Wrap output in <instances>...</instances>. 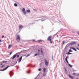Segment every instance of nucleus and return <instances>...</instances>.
<instances>
[{"label":"nucleus","mask_w":79,"mask_h":79,"mask_svg":"<svg viewBox=\"0 0 79 79\" xmlns=\"http://www.w3.org/2000/svg\"><path fill=\"white\" fill-rule=\"evenodd\" d=\"M11 47H12V45L11 44L9 45L8 46V48H10Z\"/></svg>","instance_id":"4468645a"},{"label":"nucleus","mask_w":79,"mask_h":79,"mask_svg":"<svg viewBox=\"0 0 79 79\" xmlns=\"http://www.w3.org/2000/svg\"><path fill=\"white\" fill-rule=\"evenodd\" d=\"M32 40L33 42H35V40Z\"/></svg>","instance_id":"2f4dec72"},{"label":"nucleus","mask_w":79,"mask_h":79,"mask_svg":"<svg viewBox=\"0 0 79 79\" xmlns=\"http://www.w3.org/2000/svg\"><path fill=\"white\" fill-rule=\"evenodd\" d=\"M30 56V54H28L26 56L27 57V56Z\"/></svg>","instance_id":"c85d7f7f"},{"label":"nucleus","mask_w":79,"mask_h":79,"mask_svg":"<svg viewBox=\"0 0 79 79\" xmlns=\"http://www.w3.org/2000/svg\"><path fill=\"white\" fill-rule=\"evenodd\" d=\"M10 66H8L7 67H6L5 69H4L3 70V71H5V70H6V69H7L9 67H10Z\"/></svg>","instance_id":"9d476101"},{"label":"nucleus","mask_w":79,"mask_h":79,"mask_svg":"<svg viewBox=\"0 0 79 79\" xmlns=\"http://www.w3.org/2000/svg\"><path fill=\"white\" fill-rule=\"evenodd\" d=\"M64 43H65V42H64V41H63L62 42V44L63 45H64Z\"/></svg>","instance_id":"393cba45"},{"label":"nucleus","mask_w":79,"mask_h":79,"mask_svg":"<svg viewBox=\"0 0 79 79\" xmlns=\"http://www.w3.org/2000/svg\"><path fill=\"white\" fill-rule=\"evenodd\" d=\"M73 74H74V75H76V73H73Z\"/></svg>","instance_id":"473e14b6"},{"label":"nucleus","mask_w":79,"mask_h":79,"mask_svg":"<svg viewBox=\"0 0 79 79\" xmlns=\"http://www.w3.org/2000/svg\"><path fill=\"white\" fill-rule=\"evenodd\" d=\"M72 53L69 52H68V55H72Z\"/></svg>","instance_id":"aec40b11"},{"label":"nucleus","mask_w":79,"mask_h":79,"mask_svg":"<svg viewBox=\"0 0 79 79\" xmlns=\"http://www.w3.org/2000/svg\"><path fill=\"white\" fill-rule=\"evenodd\" d=\"M2 64H1V65H2Z\"/></svg>","instance_id":"ea45409f"},{"label":"nucleus","mask_w":79,"mask_h":79,"mask_svg":"<svg viewBox=\"0 0 79 79\" xmlns=\"http://www.w3.org/2000/svg\"><path fill=\"white\" fill-rule=\"evenodd\" d=\"M76 79H78V78H76Z\"/></svg>","instance_id":"a19ab883"},{"label":"nucleus","mask_w":79,"mask_h":79,"mask_svg":"<svg viewBox=\"0 0 79 79\" xmlns=\"http://www.w3.org/2000/svg\"><path fill=\"white\" fill-rule=\"evenodd\" d=\"M65 56H64V55H63V59H64L65 57Z\"/></svg>","instance_id":"c756f323"},{"label":"nucleus","mask_w":79,"mask_h":79,"mask_svg":"<svg viewBox=\"0 0 79 79\" xmlns=\"http://www.w3.org/2000/svg\"><path fill=\"white\" fill-rule=\"evenodd\" d=\"M76 44V42H73V43H70V45H74V44Z\"/></svg>","instance_id":"1a4fd4ad"},{"label":"nucleus","mask_w":79,"mask_h":79,"mask_svg":"<svg viewBox=\"0 0 79 79\" xmlns=\"http://www.w3.org/2000/svg\"><path fill=\"white\" fill-rule=\"evenodd\" d=\"M17 56V54H15L14 56L12 58V59H15V57H16V56Z\"/></svg>","instance_id":"f8f14e48"},{"label":"nucleus","mask_w":79,"mask_h":79,"mask_svg":"<svg viewBox=\"0 0 79 79\" xmlns=\"http://www.w3.org/2000/svg\"><path fill=\"white\" fill-rule=\"evenodd\" d=\"M64 69L65 72H67V70L65 68H64Z\"/></svg>","instance_id":"4be33fe9"},{"label":"nucleus","mask_w":79,"mask_h":79,"mask_svg":"<svg viewBox=\"0 0 79 79\" xmlns=\"http://www.w3.org/2000/svg\"><path fill=\"white\" fill-rule=\"evenodd\" d=\"M13 53V52H11L10 54V55H11V54Z\"/></svg>","instance_id":"a878e982"},{"label":"nucleus","mask_w":79,"mask_h":79,"mask_svg":"<svg viewBox=\"0 0 79 79\" xmlns=\"http://www.w3.org/2000/svg\"><path fill=\"white\" fill-rule=\"evenodd\" d=\"M19 29H21L22 28H23V26L21 25H19Z\"/></svg>","instance_id":"39448f33"},{"label":"nucleus","mask_w":79,"mask_h":79,"mask_svg":"<svg viewBox=\"0 0 79 79\" xmlns=\"http://www.w3.org/2000/svg\"><path fill=\"white\" fill-rule=\"evenodd\" d=\"M43 71L44 73H45L46 72V69L45 68H44L43 69Z\"/></svg>","instance_id":"ddd939ff"},{"label":"nucleus","mask_w":79,"mask_h":79,"mask_svg":"<svg viewBox=\"0 0 79 79\" xmlns=\"http://www.w3.org/2000/svg\"><path fill=\"white\" fill-rule=\"evenodd\" d=\"M69 67H70V68H72V67H73V66H72V65H71V64H69Z\"/></svg>","instance_id":"f3484780"},{"label":"nucleus","mask_w":79,"mask_h":79,"mask_svg":"<svg viewBox=\"0 0 79 79\" xmlns=\"http://www.w3.org/2000/svg\"><path fill=\"white\" fill-rule=\"evenodd\" d=\"M38 55H40V52H39Z\"/></svg>","instance_id":"c9c22d12"},{"label":"nucleus","mask_w":79,"mask_h":79,"mask_svg":"<svg viewBox=\"0 0 79 79\" xmlns=\"http://www.w3.org/2000/svg\"><path fill=\"white\" fill-rule=\"evenodd\" d=\"M43 75L44 77H45V76H46V73H43Z\"/></svg>","instance_id":"a211bd4d"},{"label":"nucleus","mask_w":79,"mask_h":79,"mask_svg":"<svg viewBox=\"0 0 79 79\" xmlns=\"http://www.w3.org/2000/svg\"><path fill=\"white\" fill-rule=\"evenodd\" d=\"M69 52H72V51L71 49H69Z\"/></svg>","instance_id":"412c9836"},{"label":"nucleus","mask_w":79,"mask_h":79,"mask_svg":"<svg viewBox=\"0 0 79 79\" xmlns=\"http://www.w3.org/2000/svg\"><path fill=\"white\" fill-rule=\"evenodd\" d=\"M22 56H21L20 59H19V60L18 61H19V63L20 62H21V60H22Z\"/></svg>","instance_id":"6e6552de"},{"label":"nucleus","mask_w":79,"mask_h":79,"mask_svg":"<svg viewBox=\"0 0 79 79\" xmlns=\"http://www.w3.org/2000/svg\"><path fill=\"white\" fill-rule=\"evenodd\" d=\"M47 40L48 41H50V43L52 44V36H50L48 37Z\"/></svg>","instance_id":"f03ea898"},{"label":"nucleus","mask_w":79,"mask_h":79,"mask_svg":"<svg viewBox=\"0 0 79 79\" xmlns=\"http://www.w3.org/2000/svg\"><path fill=\"white\" fill-rule=\"evenodd\" d=\"M26 10L24 8H23L22 9V11L23 13L24 14L26 15V12L25 11Z\"/></svg>","instance_id":"7ed1b4c3"},{"label":"nucleus","mask_w":79,"mask_h":79,"mask_svg":"<svg viewBox=\"0 0 79 79\" xmlns=\"http://www.w3.org/2000/svg\"><path fill=\"white\" fill-rule=\"evenodd\" d=\"M77 34H78V35H79V32H77Z\"/></svg>","instance_id":"f704fd0d"},{"label":"nucleus","mask_w":79,"mask_h":79,"mask_svg":"<svg viewBox=\"0 0 79 79\" xmlns=\"http://www.w3.org/2000/svg\"><path fill=\"white\" fill-rule=\"evenodd\" d=\"M70 48L71 49H73V50H74L76 52H77V50H76V48H74L72 47H70Z\"/></svg>","instance_id":"0eeeda50"},{"label":"nucleus","mask_w":79,"mask_h":79,"mask_svg":"<svg viewBox=\"0 0 79 79\" xmlns=\"http://www.w3.org/2000/svg\"><path fill=\"white\" fill-rule=\"evenodd\" d=\"M37 55H38V54L37 53H36L35 55V56H37Z\"/></svg>","instance_id":"5701e85b"},{"label":"nucleus","mask_w":79,"mask_h":79,"mask_svg":"<svg viewBox=\"0 0 79 79\" xmlns=\"http://www.w3.org/2000/svg\"><path fill=\"white\" fill-rule=\"evenodd\" d=\"M38 42H42V40H39V41H38Z\"/></svg>","instance_id":"72a5a7b5"},{"label":"nucleus","mask_w":79,"mask_h":79,"mask_svg":"<svg viewBox=\"0 0 79 79\" xmlns=\"http://www.w3.org/2000/svg\"><path fill=\"white\" fill-rule=\"evenodd\" d=\"M2 63H7V61H4L2 62Z\"/></svg>","instance_id":"b1692460"},{"label":"nucleus","mask_w":79,"mask_h":79,"mask_svg":"<svg viewBox=\"0 0 79 79\" xmlns=\"http://www.w3.org/2000/svg\"><path fill=\"white\" fill-rule=\"evenodd\" d=\"M38 51L40 52V50H38Z\"/></svg>","instance_id":"e433bc0d"},{"label":"nucleus","mask_w":79,"mask_h":79,"mask_svg":"<svg viewBox=\"0 0 79 79\" xmlns=\"http://www.w3.org/2000/svg\"><path fill=\"white\" fill-rule=\"evenodd\" d=\"M14 5L15 6H18V4L16 3H15Z\"/></svg>","instance_id":"dca6fc26"},{"label":"nucleus","mask_w":79,"mask_h":79,"mask_svg":"<svg viewBox=\"0 0 79 79\" xmlns=\"http://www.w3.org/2000/svg\"><path fill=\"white\" fill-rule=\"evenodd\" d=\"M68 58H69V56H67L66 58H65V61H66V62H67V63H68V64H69V63L68 62V60H67L68 59Z\"/></svg>","instance_id":"423d86ee"},{"label":"nucleus","mask_w":79,"mask_h":79,"mask_svg":"<svg viewBox=\"0 0 79 79\" xmlns=\"http://www.w3.org/2000/svg\"><path fill=\"white\" fill-rule=\"evenodd\" d=\"M77 48V50H79V49L77 48Z\"/></svg>","instance_id":"58836bf2"},{"label":"nucleus","mask_w":79,"mask_h":79,"mask_svg":"<svg viewBox=\"0 0 79 79\" xmlns=\"http://www.w3.org/2000/svg\"><path fill=\"white\" fill-rule=\"evenodd\" d=\"M0 42H2V40L0 39Z\"/></svg>","instance_id":"4c0bfd02"},{"label":"nucleus","mask_w":79,"mask_h":79,"mask_svg":"<svg viewBox=\"0 0 79 79\" xmlns=\"http://www.w3.org/2000/svg\"><path fill=\"white\" fill-rule=\"evenodd\" d=\"M44 62L46 66H47L48 65V61H47V60L46 59H45Z\"/></svg>","instance_id":"20e7f679"},{"label":"nucleus","mask_w":79,"mask_h":79,"mask_svg":"<svg viewBox=\"0 0 79 79\" xmlns=\"http://www.w3.org/2000/svg\"><path fill=\"white\" fill-rule=\"evenodd\" d=\"M2 67H3V66H2Z\"/></svg>","instance_id":"79ce46f5"},{"label":"nucleus","mask_w":79,"mask_h":79,"mask_svg":"<svg viewBox=\"0 0 79 79\" xmlns=\"http://www.w3.org/2000/svg\"><path fill=\"white\" fill-rule=\"evenodd\" d=\"M69 77H70V78H71V79H73V77L71 75L69 74Z\"/></svg>","instance_id":"9b49d317"},{"label":"nucleus","mask_w":79,"mask_h":79,"mask_svg":"<svg viewBox=\"0 0 79 79\" xmlns=\"http://www.w3.org/2000/svg\"><path fill=\"white\" fill-rule=\"evenodd\" d=\"M41 69H38V71H41Z\"/></svg>","instance_id":"cd10ccee"},{"label":"nucleus","mask_w":79,"mask_h":79,"mask_svg":"<svg viewBox=\"0 0 79 79\" xmlns=\"http://www.w3.org/2000/svg\"><path fill=\"white\" fill-rule=\"evenodd\" d=\"M41 52L42 53V54H43V51H42V48H41Z\"/></svg>","instance_id":"2eb2a0df"},{"label":"nucleus","mask_w":79,"mask_h":79,"mask_svg":"<svg viewBox=\"0 0 79 79\" xmlns=\"http://www.w3.org/2000/svg\"><path fill=\"white\" fill-rule=\"evenodd\" d=\"M2 38H3L4 37V35H2Z\"/></svg>","instance_id":"7c9ffc66"},{"label":"nucleus","mask_w":79,"mask_h":79,"mask_svg":"<svg viewBox=\"0 0 79 79\" xmlns=\"http://www.w3.org/2000/svg\"><path fill=\"white\" fill-rule=\"evenodd\" d=\"M27 12H28V13H30V12H31V11H30V10H27Z\"/></svg>","instance_id":"6ab92c4d"},{"label":"nucleus","mask_w":79,"mask_h":79,"mask_svg":"<svg viewBox=\"0 0 79 79\" xmlns=\"http://www.w3.org/2000/svg\"><path fill=\"white\" fill-rule=\"evenodd\" d=\"M20 36H19V35H18L16 37V40L18 42H19L20 41Z\"/></svg>","instance_id":"f257e3e1"},{"label":"nucleus","mask_w":79,"mask_h":79,"mask_svg":"<svg viewBox=\"0 0 79 79\" xmlns=\"http://www.w3.org/2000/svg\"><path fill=\"white\" fill-rule=\"evenodd\" d=\"M27 73H29L27 72Z\"/></svg>","instance_id":"37998d69"},{"label":"nucleus","mask_w":79,"mask_h":79,"mask_svg":"<svg viewBox=\"0 0 79 79\" xmlns=\"http://www.w3.org/2000/svg\"><path fill=\"white\" fill-rule=\"evenodd\" d=\"M19 55H18L17 56V58H19Z\"/></svg>","instance_id":"bb28decb"}]
</instances>
